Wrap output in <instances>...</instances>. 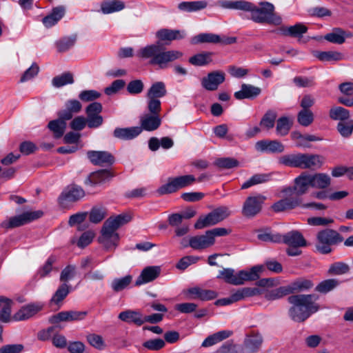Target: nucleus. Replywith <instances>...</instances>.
<instances>
[{
	"label": "nucleus",
	"instance_id": "28",
	"mask_svg": "<svg viewBox=\"0 0 353 353\" xmlns=\"http://www.w3.org/2000/svg\"><path fill=\"white\" fill-rule=\"evenodd\" d=\"M188 293L192 296V299L203 301L214 299L218 296L214 290H204L199 287L190 288Z\"/></svg>",
	"mask_w": 353,
	"mask_h": 353
},
{
	"label": "nucleus",
	"instance_id": "55",
	"mask_svg": "<svg viewBox=\"0 0 353 353\" xmlns=\"http://www.w3.org/2000/svg\"><path fill=\"white\" fill-rule=\"evenodd\" d=\"M75 41V36L64 37L56 42L57 50L60 52H65L74 45Z\"/></svg>",
	"mask_w": 353,
	"mask_h": 353
},
{
	"label": "nucleus",
	"instance_id": "17",
	"mask_svg": "<svg viewBox=\"0 0 353 353\" xmlns=\"http://www.w3.org/2000/svg\"><path fill=\"white\" fill-rule=\"evenodd\" d=\"M141 131H154L157 130L161 123L159 114L144 113L140 117Z\"/></svg>",
	"mask_w": 353,
	"mask_h": 353
},
{
	"label": "nucleus",
	"instance_id": "18",
	"mask_svg": "<svg viewBox=\"0 0 353 353\" xmlns=\"http://www.w3.org/2000/svg\"><path fill=\"white\" fill-rule=\"evenodd\" d=\"M281 243L290 247H304L307 243L302 234L298 230H292L284 235L281 234Z\"/></svg>",
	"mask_w": 353,
	"mask_h": 353
},
{
	"label": "nucleus",
	"instance_id": "34",
	"mask_svg": "<svg viewBox=\"0 0 353 353\" xmlns=\"http://www.w3.org/2000/svg\"><path fill=\"white\" fill-rule=\"evenodd\" d=\"M12 301L10 299L0 296V321L8 323L11 319V306Z\"/></svg>",
	"mask_w": 353,
	"mask_h": 353
},
{
	"label": "nucleus",
	"instance_id": "40",
	"mask_svg": "<svg viewBox=\"0 0 353 353\" xmlns=\"http://www.w3.org/2000/svg\"><path fill=\"white\" fill-rule=\"evenodd\" d=\"M301 153L288 154L279 157V163L290 168H299L301 165Z\"/></svg>",
	"mask_w": 353,
	"mask_h": 353
},
{
	"label": "nucleus",
	"instance_id": "33",
	"mask_svg": "<svg viewBox=\"0 0 353 353\" xmlns=\"http://www.w3.org/2000/svg\"><path fill=\"white\" fill-rule=\"evenodd\" d=\"M352 34L346 32L339 28H334L332 31L325 36V39L333 43L342 44L347 37H351Z\"/></svg>",
	"mask_w": 353,
	"mask_h": 353
},
{
	"label": "nucleus",
	"instance_id": "62",
	"mask_svg": "<svg viewBox=\"0 0 353 353\" xmlns=\"http://www.w3.org/2000/svg\"><path fill=\"white\" fill-rule=\"evenodd\" d=\"M316 56L322 61H339L342 59V54L340 52L334 51L319 52Z\"/></svg>",
	"mask_w": 353,
	"mask_h": 353
},
{
	"label": "nucleus",
	"instance_id": "29",
	"mask_svg": "<svg viewBox=\"0 0 353 353\" xmlns=\"http://www.w3.org/2000/svg\"><path fill=\"white\" fill-rule=\"evenodd\" d=\"M307 28L301 23H296L290 26H282L280 28L281 33L284 36L301 38L306 33Z\"/></svg>",
	"mask_w": 353,
	"mask_h": 353
},
{
	"label": "nucleus",
	"instance_id": "6",
	"mask_svg": "<svg viewBox=\"0 0 353 353\" xmlns=\"http://www.w3.org/2000/svg\"><path fill=\"white\" fill-rule=\"evenodd\" d=\"M194 181L195 177L191 174L169 179L167 183L161 185L157 190V196H161L176 192L179 189L192 184Z\"/></svg>",
	"mask_w": 353,
	"mask_h": 353
},
{
	"label": "nucleus",
	"instance_id": "14",
	"mask_svg": "<svg viewBox=\"0 0 353 353\" xmlns=\"http://www.w3.org/2000/svg\"><path fill=\"white\" fill-rule=\"evenodd\" d=\"M161 274V268L159 266H148L141 272L135 281V285L140 286L147 283L155 280Z\"/></svg>",
	"mask_w": 353,
	"mask_h": 353
},
{
	"label": "nucleus",
	"instance_id": "35",
	"mask_svg": "<svg viewBox=\"0 0 353 353\" xmlns=\"http://www.w3.org/2000/svg\"><path fill=\"white\" fill-rule=\"evenodd\" d=\"M232 334L230 330H222L208 336L202 343V347H210L230 337Z\"/></svg>",
	"mask_w": 353,
	"mask_h": 353
},
{
	"label": "nucleus",
	"instance_id": "52",
	"mask_svg": "<svg viewBox=\"0 0 353 353\" xmlns=\"http://www.w3.org/2000/svg\"><path fill=\"white\" fill-rule=\"evenodd\" d=\"M257 236L259 240L263 241L281 243V234L272 233L268 229L261 231Z\"/></svg>",
	"mask_w": 353,
	"mask_h": 353
},
{
	"label": "nucleus",
	"instance_id": "9",
	"mask_svg": "<svg viewBox=\"0 0 353 353\" xmlns=\"http://www.w3.org/2000/svg\"><path fill=\"white\" fill-rule=\"evenodd\" d=\"M102 111V105L98 102L90 103L86 108L88 126L90 128H97L103 123V117L99 114Z\"/></svg>",
	"mask_w": 353,
	"mask_h": 353
},
{
	"label": "nucleus",
	"instance_id": "36",
	"mask_svg": "<svg viewBox=\"0 0 353 353\" xmlns=\"http://www.w3.org/2000/svg\"><path fill=\"white\" fill-rule=\"evenodd\" d=\"M312 188L324 189L330 184V176L325 173L310 174Z\"/></svg>",
	"mask_w": 353,
	"mask_h": 353
},
{
	"label": "nucleus",
	"instance_id": "24",
	"mask_svg": "<svg viewBox=\"0 0 353 353\" xmlns=\"http://www.w3.org/2000/svg\"><path fill=\"white\" fill-rule=\"evenodd\" d=\"M132 216L130 214L122 213L109 217L103 225L117 232L120 227L130 222Z\"/></svg>",
	"mask_w": 353,
	"mask_h": 353
},
{
	"label": "nucleus",
	"instance_id": "57",
	"mask_svg": "<svg viewBox=\"0 0 353 353\" xmlns=\"http://www.w3.org/2000/svg\"><path fill=\"white\" fill-rule=\"evenodd\" d=\"M337 130L342 137H350L353 132V120L340 121L337 125Z\"/></svg>",
	"mask_w": 353,
	"mask_h": 353
},
{
	"label": "nucleus",
	"instance_id": "10",
	"mask_svg": "<svg viewBox=\"0 0 353 353\" xmlns=\"http://www.w3.org/2000/svg\"><path fill=\"white\" fill-rule=\"evenodd\" d=\"M119 241V234L103 225L101 231V236L99 237V242L102 244L106 250H109L115 249L118 245Z\"/></svg>",
	"mask_w": 353,
	"mask_h": 353
},
{
	"label": "nucleus",
	"instance_id": "2",
	"mask_svg": "<svg viewBox=\"0 0 353 353\" xmlns=\"http://www.w3.org/2000/svg\"><path fill=\"white\" fill-rule=\"evenodd\" d=\"M319 296L314 294H296L288 298V302L292 305L288 314L292 320L295 322H303L312 314L320 309L319 305L316 303Z\"/></svg>",
	"mask_w": 353,
	"mask_h": 353
},
{
	"label": "nucleus",
	"instance_id": "20",
	"mask_svg": "<svg viewBox=\"0 0 353 353\" xmlns=\"http://www.w3.org/2000/svg\"><path fill=\"white\" fill-rule=\"evenodd\" d=\"M294 186L296 190V196H301L306 193L310 188H312L310 174L306 172H302L294 179Z\"/></svg>",
	"mask_w": 353,
	"mask_h": 353
},
{
	"label": "nucleus",
	"instance_id": "30",
	"mask_svg": "<svg viewBox=\"0 0 353 353\" xmlns=\"http://www.w3.org/2000/svg\"><path fill=\"white\" fill-rule=\"evenodd\" d=\"M261 208V200H245L242 208V214L245 217L251 218L256 216Z\"/></svg>",
	"mask_w": 353,
	"mask_h": 353
},
{
	"label": "nucleus",
	"instance_id": "44",
	"mask_svg": "<svg viewBox=\"0 0 353 353\" xmlns=\"http://www.w3.org/2000/svg\"><path fill=\"white\" fill-rule=\"evenodd\" d=\"M166 92L165 83L161 81H158L152 85L148 92L147 96L148 98L158 99L164 97Z\"/></svg>",
	"mask_w": 353,
	"mask_h": 353
},
{
	"label": "nucleus",
	"instance_id": "42",
	"mask_svg": "<svg viewBox=\"0 0 353 353\" xmlns=\"http://www.w3.org/2000/svg\"><path fill=\"white\" fill-rule=\"evenodd\" d=\"M221 42V39L219 35L212 33H202L199 34L191 39V43L197 44L201 43H217Z\"/></svg>",
	"mask_w": 353,
	"mask_h": 353
},
{
	"label": "nucleus",
	"instance_id": "49",
	"mask_svg": "<svg viewBox=\"0 0 353 353\" xmlns=\"http://www.w3.org/2000/svg\"><path fill=\"white\" fill-rule=\"evenodd\" d=\"M349 111L342 107H334L330 110V117L333 120L343 121L349 119Z\"/></svg>",
	"mask_w": 353,
	"mask_h": 353
},
{
	"label": "nucleus",
	"instance_id": "27",
	"mask_svg": "<svg viewBox=\"0 0 353 353\" xmlns=\"http://www.w3.org/2000/svg\"><path fill=\"white\" fill-rule=\"evenodd\" d=\"M263 338L259 333L248 334L244 341L245 347L248 353H255L261 347Z\"/></svg>",
	"mask_w": 353,
	"mask_h": 353
},
{
	"label": "nucleus",
	"instance_id": "31",
	"mask_svg": "<svg viewBox=\"0 0 353 353\" xmlns=\"http://www.w3.org/2000/svg\"><path fill=\"white\" fill-rule=\"evenodd\" d=\"M85 196V192L81 187L71 184L65 187L59 199H82Z\"/></svg>",
	"mask_w": 353,
	"mask_h": 353
},
{
	"label": "nucleus",
	"instance_id": "51",
	"mask_svg": "<svg viewBox=\"0 0 353 353\" xmlns=\"http://www.w3.org/2000/svg\"><path fill=\"white\" fill-rule=\"evenodd\" d=\"M74 82L72 74L69 72L63 73L52 79V83L54 87L61 88Z\"/></svg>",
	"mask_w": 353,
	"mask_h": 353
},
{
	"label": "nucleus",
	"instance_id": "12",
	"mask_svg": "<svg viewBox=\"0 0 353 353\" xmlns=\"http://www.w3.org/2000/svg\"><path fill=\"white\" fill-rule=\"evenodd\" d=\"M225 81V73L221 71H214L208 74L201 79V85L209 91L216 90L219 85Z\"/></svg>",
	"mask_w": 353,
	"mask_h": 353
},
{
	"label": "nucleus",
	"instance_id": "37",
	"mask_svg": "<svg viewBox=\"0 0 353 353\" xmlns=\"http://www.w3.org/2000/svg\"><path fill=\"white\" fill-rule=\"evenodd\" d=\"M208 6L206 1H183L178 5L181 11L192 12L205 8Z\"/></svg>",
	"mask_w": 353,
	"mask_h": 353
},
{
	"label": "nucleus",
	"instance_id": "38",
	"mask_svg": "<svg viewBox=\"0 0 353 353\" xmlns=\"http://www.w3.org/2000/svg\"><path fill=\"white\" fill-rule=\"evenodd\" d=\"M125 3L121 0H108L102 2L101 10L103 14H110L124 9Z\"/></svg>",
	"mask_w": 353,
	"mask_h": 353
},
{
	"label": "nucleus",
	"instance_id": "64",
	"mask_svg": "<svg viewBox=\"0 0 353 353\" xmlns=\"http://www.w3.org/2000/svg\"><path fill=\"white\" fill-rule=\"evenodd\" d=\"M75 274V265H68L61 271L60 274V281L66 283L68 281L74 278Z\"/></svg>",
	"mask_w": 353,
	"mask_h": 353
},
{
	"label": "nucleus",
	"instance_id": "58",
	"mask_svg": "<svg viewBox=\"0 0 353 353\" xmlns=\"http://www.w3.org/2000/svg\"><path fill=\"white\" fill-rule=\"evenodd\" d=\"M57 261V257L54 255L50 256L46 262L37 271V276L40 278L47 276L52 270V265Z\"/></svg>",
	"mask_w": 353,
	"mask_h": 353
},
{
	"label": "nucleus",
	"instance_id": "41",
	"mask_svg": "<svg viewBox=\"0 0 353 353\" xmlns=\"http://www.w3.org/2000/svg\"><path fill=\"white\" fill-rule=\"evenodd\" d=\"M301 205V200H279L272 205L274 212L289 210Z\"/></svg>",
	"mask_w": 353,
	"mask_h": 353
},
{
	"label": "nucleus",
	"instance_id": "47",
	"mask_svg": "<svg viewBox=\"0 0 353 353\" xmlns=\"http://www.w3.org/2000/svg\"><path fill=\"white\" fill-rule=\"evenodd\" d=\"M270 175L268 174H256L250 177L241 185L242 189H247L252 185L265 183L269 181Z\"/></svg>",
	"mask_w": 353,
	"mask_h": 353
},
{
	"label": "nucleus",
	"instance_id": "59",
	"mask_svg": "<svg viewBox=\"0 0 353 353\" xmlns=\"http://www.w3.org/2000/svg\"><path fill=\"white\" fill-rule=\"evenodd\" d=\"M297 120L302 126H309L314 121V114L311 110H301L298 115Z\"/></svg>",
	"mask_w": 353,
	"mask_h": 353
},
{
	"label": "nucleus",
	"instance_id": "4",
	"mask_svg": "<svg viewBox=\"0 0 353 353\" xmlns=\"http://www.w3.org/2000/svg\"><path fill=\"white\" fill-rule=\"evenodd\" d=\"M264 267L263 265L253 266L250 270H241L235 274V271L232 268H223L219 272L217 279H223L226 283L234 285H241L245 281H256L260 278V273L263 272Z\"/></svg>",
	"mask_w": 353,
	"mask_h": 353
},
{
	"label": "nucleus",
	"instance_id": "16",
	"mask_svg": "<svg viewBox=\"0 0 353 353\" xmlns=\"http://www.w3.org/2000/svg\"><path fill=\"white\" fill-rule=\"evenodd\" d=\"M43 308L40 303H31L22 307L14 316L13 319L17 321H25L33 316Z\"/></svg>",
	"mask_w": 353,
	"mask_h": 353
},
{
	"label": "nucleus",
	"instance_id": "15",
	"mask_svg": "<svg viewBox=\"0 0 353 353\" xmlns=\"http://www.w3.org/2000/svg\"><path fill=\"white\" fill-rule=\"evenodd\" d=\"M257 151L270 153H281L285 150V146L279 141L262 140L255 144Z\"/></svg>",
	"mask_w": 353,
	"mask_h": 353
},
{
	"label": "nucleus",
	"instance_id": "54",
	"mask_svg": "<svg viewBox=\"0 0 353 353\" xmlns=\"http://www.w3.org/2000/svg\"><path fill=\"white\" fill-rule=\"evenodd\" d=\"M276 113L272 110H268L262 117L260 125L266 129H272L274 126Z\"/></svg>",
	"mask_w": 353,
	"mask_h": 353
},
{
	"label": "nucleus",
	"instance_id": "7",
	"mask_svg": "<svg viewBox=\"0 0 353 353\" xmlns=\"http://www.w3.org/2000/svg\"><path fill=\"white\" fill-rule=\"evenodd\" d=\"M43 212L41 210L26 211L3 221L1 223L0 225L2 228L6 230L18 228L38 219L43 216Z\"/></svg>",
	"mask_w": 353,
	"mask_h": 353
},
{
	"label": "nucleus",
	"instance_id": "56",
	"mask_svg": "<svg viewBox=\"0 0 353 353\" xmlns=\"http://www.w3.org/2000/svg\"><path fill=\"white\" fill-rule=\"evenodd\" d=\"M107 211L103 207H94L90 212V221L94 223L101 222L106 216Z\"/></svg>",
	"mask_w": 353,
	"mask_h": 353
},
{
	"label": "nucleus",
	"instance_id": "23",
	"mask_svg": "<svg viewBox=\"0 0 353 353\" xmlns=\"http://www.w3.org/2000/svg\"><path fill=\"white\" fill-rule=\"evenodd\" d=\"M208 231L203 235L190 237V247L194 250H203L214 245V241L212 239Z\"/></svg>",
	"mask_w": 353,
	"mask_h": 353
},
{
	"label": "nucleus",
	"instance_id": "11",
	"mask_svg": "<svg viewBox=\"0 0 353 353\" xmlns=\"http://www.w3.org/2000/svg\"><path fill=\"white\" fill-rule=\"evenodd\" d=\"M90 161L99 166H109L114 162V157L107 151L90 150L87 152Z\"/></svg>",
	"mask_w": 353,
	"mask_h": 353
},
{
	"label": "nucleus",
	"instance_id": "21",
	"mask_svg": "<svg viewBox=\"0 0 353 353\" xmlns=\"http://www.w3.org/2000/svg\"><path fill=\"white\" fill-rule=\"evenodd\" d=\"M118 318L127 323L141 326L144 323L143 316L138 310H127L119 313Z\"/></svg>",
	"mask_w": 353,
	"mask_h": 353
},
{
	"label": "nucleus",
	"instance_id": "8",
	"mask_svg": "<svg viewBox=\"0 0 353 353\" xmlns=\"http://www.w3.org/2000/svg\"><path fill=\"white\" fill-rule=\"evenodd\" d=\"M228 207L221 206L214 209L205 216H201L194 224L196 229H202L205 227L215 225L224 220L230 215Z\"/></svg>",
	"mask_w": 353,
	"mask_h": 353
},
{
	"label": "nucleus",
	"instance_id": "43",
	"mask_svg": "<svg viewBox=\"0 0 353 353\" xmlns=\"http://www.w3.org/2000/svg\"><path fill=\"white\" fill-rule=\"evenodd\" d=\"M293 123L292 119L288 117H282L277 120L276 130L279 136H285L288 134Z\"/></svg>",
	"mask_w": 353,
	"mask_h": 353
},
{
	"label": "nucleus",
	"instance_id": "53",
	"mask_svg": "<svg viewBox=\"0 0 353 353\" xmlns=\"http://www.w3.org/2000/svg\"><path fill=\"white\" fill-rule=\"evenodd\" d=\"M110 177L111 174L109 171L101 170L92 173L89 177V180L91 183L99 184L106 181Z\"/></svg>",
	"mask_w": 353,
	"mask_h": 353
},
{
	"label": "nucleus",
	"instance_id": "61",
	"mask_svg": "<svg viewBox=\"0 0 353 353\" xmlns=\"http://www.w3.org/2000/svg\"><path fill=\"white\" fill-rule=\"evenodd\" d=\"M349 265L343 262H336L332 263L328 270V273L333 275H341L348 272Z\"/></svg>",
	"mask_w": 353,
	"mask_h": 353
},
{
	"label": "nucleus",
	"instance_id": "46",
	"mask_svg": "<svg viewBox=\"0 0 353 353\" xmlns=\"http://www.w3.org/2000/svg\"><path fill=\"white\" fill-rule=\"evenodd\" d=\"M290 294V290H289L288 285H285L268 292L265 295V298L268 301H274Z\"/></svg>",
	"mask_w": 353,
	"mask_h": 353
},
{
	"label": "nucleus",
	"instance_id": "48",
	"mask_svg": "<svg viewBox=\"0 0 353 353\" xmlns=\"http://www.w3.org/2000/svg\"><path fill=\"white\" fill-rule=\"evenodd\" d=\"M211 55L210 52L196 54L189 59V62L196 66L205 65L212 61Z\"/></svg>",
	"mask_w": 353,
	"mask_h": 353
},
{
	"label": "nucleus",
	"instance_id": "3",
	"mask_svg": "<svg viewBox=\"0 0 353 353\" xmlns=\"http://www.w3.org/2000/svg\"><path fill=\"white\" fill-rule=\"evenodd\" d=\"M182 55V52L178 50H165L159 41L141 48L137 52V57L150 59V63L160 68H167L169 63L179 59Z\"/></svg>",
	"mask_w": 353,
	"mask_h": 353
},
{
	"label": "nucleus",
	"instance_id": "19",
	"mask_svg": "<svg viewBox=\"0 0 353 353\" xmlns=\"http://www.w3.org/2000/svg\"><path fill=\"white\" fill-rule=\"evenodd\" d=\"M186 36L184 30H171L168 28H162L156 32V37L159 41H168L169 43L173 40H180Z\"/></svg>",
	"mask_w": 353,
	"mask_h": 353
},
{
	"label": "nucleus",
	"instance_id": "45",
	"mask_svg": "<svg viewBox=\"0 0 353 353\" xmlns=\"http://www.w3.org/2000/svg\"><path fill=\"white\" fill-rule=\"evenodd\" d=\"M339 285V281L335 279H330L320 282L315 290L321 294H327Z\"/></svg>",
	"mask_w": 353,
	"mask_h": 353
},
{
	"label": "nucleus",
	"instance_id": "22",
	"mask_svg": "<svg viewBox=\"0 0 353 353\" xmlns=\"http://www.w3.org/2000/svg\"><path fill=\"white\" fill-rule=\"evenodd\" d=\"M141 133V128L139 126L130 128H116L113 132L115 138L121 140H131Z\"/></svg>",
	"mask_w": 353,
	"mask_h": 353
},
{
	"label": "nucleus",
	"instance_id": "1",
	"mask_svg": "<svg viewBox=\"0 0 353 353\" xmlns=\"http://www.w3.org/2000/svg\"><path fill=\"white\" fill-rule=\"evenodd\" d=\"M219 6L224 9L240 10L251 13V19L256 23H268L279 24L281 19L274 14V6L269 2H261V8L245 0H220Z\"/></svg>",
	"mask_w": 353,
	"mask_h": 353
},
{
	"label": "nucleus",
	"instance_id": "60",
	"mask_svg": "<svg viewBox=\"0 0 353 353\" xmlns=\"http://www.w3.org/2000/svg\"><path fill=\"white\" fill-rule=\"evenodd\" d=\"M69 292L70 285L65 283H63L58 288L54 294L53 295L51 301L52 302L58 303L60 301H63L68 296Z\"/></svg>",
	"mask_w": 353,
	"mask_h": 353
},
{
	"label": "nucleus",
	"instance_id": "25",
	"mask_svg": "<svg viewBox=\"0 0 353 353\" xmlns=\"http://www.w3.org/2000/svg\"><path fill=\"white\" fill-rule=\"evenodd\" d=\"M261 92V90L259 87L254 86L250 84H243L241 90L234 93V97L238 100L244 99H254Z\"/></svg>",
	"mask_w": 353,
	"mask_h": 353
},
{
	"label": "nucleus",
	"instance_id": "5",
	"mask_svg": "<svg viewBox=\"0 0 353 353\" xmlns=\"http://www.w3.org/2000/svg\"><path fill=\"white\" fill-rule=\"evenodd\" d=\"M316 250L321 254L331 252V246L343 241V237L336 230L325 229L317 234Z\"/></svg>",
	"mask_w": 353,
	"mask_h": 353
},
{
	"label": "nucleus",
	"instance_id": "50",
	"mask_svg": "<svg viewBox=\"0 0 353 353\" xmlns=\"http://www.w3.org/2000/svg\"><path fill=\"white\" fill-rule=\"evenodd\" d=\"M132 277L127 275L122 278L114 279L111 283V287L114 292H120L125 289L132 282Z\"/></svg>",
	"mask_w": 353,
	"mask_h": 353
},
{
	"label": "nucleus",
	"instance_id": "39",
	"mask_svg": "<svg viewBox=\"0 0 353 353\" xmlns=\"http://www.w3.org/2000/svg\"><path fill=\"white\" fill-rule=\"evenodd\" d=\"M65 119L59 117L58 119L52 120L49 122L48 127L54 134L55 138L61 137L66 128Z\"/></svg>",
	"mask_w": 353,
	"mask_h": 353
},
{
	"label": "nucleus",
	"instance_id": "13",
	"mask_svg": "<svg viewBox=\"0 0 353 353\" xmlns=\"http://www.w3.org/2000/svg\"><path fill=\"white\" fill-rule=\"evenodd\" d=\"M324 162L325 158L321 155L301 153L300 168H320Z\"/></svg>",
	"mask_w": 353,
	"mask_h": 353
},
{
	"label": "nucleus",
	"instance_id": "32",
	"mask_svg": "<svg viewBox=\"0 0 353 353\" xmlns=\"http://www.w3.org/2000/svg\"><path fill=\"white\" fill-rule=\"evenodd\" d=\"M290 294L308 290L313 288L314 283L311 279L306 278H299L290 284L288 285Z\"/></svg>",
	"mask_w": 353,
	"mask_h": 353
},
{
	"label": "nucleus",
	"instance_id": "26",
	"mask_svg": "<svg viewBox=\"0 0 353 353\" xmlns=\"http://www.w3.org/2000/svg\"><path fill=\"white\" fill-rule=\"evenodd\" d=\"M65 107V109L59 112L58 115L61 119L70 120L72 118L74 114L80 112L82 105L78 100L72 99L66 101Z\"/></svg>",
	"mask_w": 353,
	"mask_h": 353
},
{
	"label": "nucleus",
	"instance_id": "63",
	"mask_svg": "<svg viewBox=\"0 0 353 353\" xmlns=\"http://www.w3.org/2000/svg\"><path fill=\"white\" fill-rule=\"evenodd\" d=\"M90 345L97 350H103L105 347V342L101 336L96 334H89L86 336Z\"/></svg>",
	"mask_w": 353,
	"mask_h": 353
}]
</instances>
